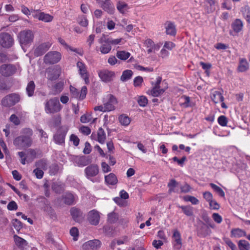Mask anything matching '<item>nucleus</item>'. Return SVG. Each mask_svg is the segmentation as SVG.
Instances as JSON below:
<instances>
[{"label": "nucleus", "instance_id": "nucleus-40", "mask_svg": "<svg viewBox=\"0 0 250 250\" xmlns=\"http://www.w3.org/2000/svg\"><path fill=\"white\" fill-rule=\"evenodd\" d=\"M118 214L114 212H111L108 214L107 221L109 223H115L118 220Z\"/></svg>", "mask_w": 250, "mask_h": 250}, {"label": "nucleus", "instance_id": "nucleus-58", "mask_svg": "<svg viewBox=\"0 0 250 250\" xmlns=\"http://www.w3.org/2000/svg\"><path fill=\"white\" fill-rule=\"evenodd\" d=\"M70 91L73 97L78 99L79 91L78 89L71 85L70 86Z\"/></svg>", "mask_w": 250, "mask_h": 250}, {"label": "nucleus", "instance_id": "nucleus-53", "mask_svg": "<svg viewBox=\"0 0 250 250\" xmlns=\"http://www.w3.org/2000/svg\"><path fill=\"white\" fill-rule=\"evenodd\" d=\"M200 65L205 70V72L208 76H209V70L211 67V64L209 63H204L202 62H200Z\"/></svg>", "mask_w": 250, "mask_h": 250}, {"label": "nucleus", "instance_id": "nucleus-9", "mask_svg": "<svg viewBox=\"0 0 250 250\" xmlns=\"http://www.w3.org/2000/svg\"><path fill=\"white\" fill-rule=\"evenodd\" d=\"M76 66L81 78L84 80L86 84H88L89 83V74L85 64L82 61H79L76 63Z\"/></svg>", "mask_w": 250, "mask_h": 250}, {"label": "nucleus", "instance_id": "nucleus-34", "mask_svg": "<svg viewBox=\"0 0 250 250\" xmlns=\"http://www.w3.org/2000/svg\"><path fill=\"white\" fill-rule=\"evenodd\" d=\"M133 75V72L131 70H126L123 71L121 77V81L126 82L131 79Z\"/></svg>", "mask_w": 250, "mask_h": 250}, {"label": "nucleus", "instance_id": "nucleus-30", "mask_svg": "<svg viewBox=\"0 0 250 250\" xmlns=\"http://www.w3.org/2000/svg\"><path fill=\"white\" fill-rule=\"evenodd\" d=\"M35 88V84L34 82L32 81L29 82L26 88V91L29 97L33 96Z\"/></svg>", "mask_w": 250, "mask_h": 250}, {"label": "nucleus", "instance_id": "nucleus-54", "mask_svg": "<svg viewBox=\"0 0 250 250\" xmlns=\"http://www.w3.org/2000/svg\"><path fill=\"white\" fill-rule=\"evenodd\" d=\"M12 224L14 228L17 230H19L22 228V224L21 222L17 219H13Z\"/></svg>", "mask_w": 250, "mask_h": 250}, {"label": "nucleus", "instance_id": "nucleus-3", "mask_svg": "<svg viewBox=\"0 0 250 250\" xmlns=\"http://www.w3.org/2000/svg\"><path fill=\"white\" fill-rule=\"evenodd\" d=\"M18 38L22 47L30 45L34 41V32L29 29L21 31L18 35Z\"/></svg>", "mask_w": 250, "mask_h": 250}, {"label": "nucleus", "instance_id": "nucleus-41", "mask_svg": "<svg viewBox=\"0 0 250 250\" xmlns=\"http://www.w3.org/2000/svg\"><path fill=\"white\" fill-rule=\"evenodd\" d=\"M54 139L56 144H62L64 143L65 135L63 134H57L54 136Z\"/></svg>", "mask_w": 250, "mask_h": 250}, {"label": "nucleus", "instance_id": "nucleus-49", "mask_svg": "<svg viewBox=\"0 0 250 250\" xmlns=\"http://www.w3.org/2000/svg\"><path fill=\"white\" fill-rule=\"evenodd\" d=\"M18 156L21 158V163L22 165H25L26 162H28L27 160L28 156H26V154L23 151L19 152L18 153Z\"/></svg>", "mask_w": 250, "mask_h": 250}, {"label": "nucleus", "instance_id": "nucleus-23", "mask_svg": "<svg viewBox=\"0 0 250 250\" xmlns=\"http://www.w3.org/2000/svg\"><path fill=\"white\" fill-rule=\"evenodd\" d=\"M76 162L80 167H84L88 165L91 162V159L89 157H77Z\"/></svg>", "mask_w": 250, "mask_h": 250}, {"label": "nucleus", "instance_id": "nucleus-21", "mask_svg": "<svg viewBox=\"0 0 250 250\" xmlns=\"http://www.w3.org/2000/svg\"><path fill=\"white\" fill-rule=\"evenodd\" d=\"M249 69V64L247 60L245 58H240L237 67V71L242 73L247 71Z\"/></svg>", "mask_w": 250, "mask_h": 250}, {"label": "nucleus", "instance_id": "nucleus-6", "mask_svg": "<svg viewBox=\"0 0 250 250\" xmlns=\"http://www.w3.org/2000/svg\"><path fill=\"white\" fill-rule=\"evenodd\" d=\"M62 59V54L58 51H49L43 58L45 64H53L58 62Z\"/></svg>", "mask_w": 250, "mask_h": 250}, {"label": "nucleus", "instance_id": "nucleus-18", "mask_svg": "<svg viewBox=\"0 0 250 250\" xmlns=\"http://www.w3.org/2000/svg\"><path fill=\"white\" fill-rule=\"evenodd\" d=\"M61 69L58 66L49 68L47 71L48 79L53 81L58 79L61 74Z\"/></svg>", "mask_w": 250, "mask_h": 250}, {"label": "nucleus", "instance_id": "nucleus-59", "mask_svg": "<svg viewBox=\"0 0 250 250\" xmlns=\"http://www.w3.org/2000/svg\"><path fill=\"white\" fill-rule=\"evenodd\" d=\"M191 188L190 186L187 183H185L180 187L181 192L183 193L188 192L190 190Z\"/></svg>", "mask_w": 250, "mask_h": 250}, {"label": "nucleus", "instance_id": "nucleus-26", "mask_svg": "<svg viewBox=\"0 0 250 250\" xmlns=\"http://www.w3.org/2000/svg\"><path fill=\"white\" fill-rule=\"evenodd\" d=\"M14 239L16 245L21 249H24L27 245V242L26 240L17 235L14 236Z\"/></svg>", "mask_w": 250, "mask_h": 250}, {"label": "nucleus", "instance_id": "nucleus-55", "mask_svg": "<svg viewBox=\"0 0 250 250\" xmlns=\"http://www.w3.org/2000/svg\"><path fill=\"white\" fill-rule=\"evenodd\" d=\"M33 173L38 179H42L43 176V172L42 170L39 168H36L33 170Z\"/></svg>", "mask_w": 250, "mask_h": 250}, {"label": "nucleus", "instance_id": "nucleus-13", "mask_svg": "<svg viewBox=\"0 0 250 250\" xmlns=\"http://www.w3.org/2000/svg\"><path fill=\"white\" fill-rule=\"evenodd\" d=\"M101 242L98 239L89 240L84 243L83 250H98L101 246Z\"/></svg>", "mask_w": 250, "mask_h": 250}, {"label": "nucleus", "instance_id": "nucleus-31", "mask_svg": "<svg viewBox=\"0 0 250 250\" xmlns=\"http://www.w3.org/2000/svg\"><path fill=\"white\" fill-rule=\"evenodd\" d=\"M64 185L61 182H54L52 185V188L56 193H60L63 189Z\"/></svg>", "mask_w": 250, "mask_h": 250}, {"label": "nucleus", "instance_id": "nucleus-57", "mask_svg": "<svg viewBox=\"0 0 250 250\" xmlns=\"http://www.w3.org/2000/svg\"><path fill=\"white\" fill-rule=\"evenodd\" d=\"M79 23L83 27H86L88 25V21L84 16H82L79 19Z\"/></svg>", "mask_w": 250, "mask_h": 250}, {"label": "nucleus", "instance_id": "nucleus-37", "mask_svg": "<svg viewBox=\"0 0 250 250\" xmlns=\"http://www.w3.org/2000/svg\"><path fill=\"white\" fill-rule=\"evenodd\" d=\"M241 12L247 21L250 23V7L247 5L245 6L242 8Z\"/></svg>", "mask_w": 250, "mask_h": 250}, {"label": "nucleus", "instance_id": "nucleus-47", "mask_svg": "<svg viewBox=\"0 0 250 250\" xmlns=\"http://www.w3.org/2000/svg\"><path fill=\"white\" fill-rule=\"evenodd\" d=\"M92 119L91 114H85L81 116V122L83 123H87L90 122Z\"/></svg>", "mask_w": 250, "mask_h": 250}, {"label": "nucleus", "instance_id": "nucleus-43", "mask_svg": "<svg viewBox=\"0 0 250 250\" xmlns=\"http://www.w3.org/2000/svg\"><path fill=\"white\" fill-rule=\"evenodd\" d=\"M178 186V183L174 179H171L168 183L167 186L169 188L168 191L169 193L176 192L175 188Z\"/></svg>", "mask_w": 250, "mask_h": 250}, {"label": "nucleus", "instance_id": "nucleus-5", "mask_svg": "<svg viewBox=\"0 0 250 250\" xmlns=\"http://www.w3.org/2000/svg\"><path fill=\"white\" fill-rule=\"evenodd\" d=\"M14 40L12 35L7 32L0 33V45L3 48H9L13 46Z\"/></svg>", "mask_w": 250, "mask_h": 250}, {"label": "nucleus", "instance_id": "nucleus-11", "mask_svg": "<svg viewBox=\"0 0 250 250\" xmlns=\"http://www.w3.org/2000/svg\"><path fill=\"white\" fill-rule=\"evenodd\" d=\"M97 3L104 10L109 14H113L115 11L113 4L110 0H96Z\"/></svg>", "mask_w": 250, "mask_h": 250}, {"label": "nucleus", "instance_id": "nucleus-16", "mask_svg": "<svg viewBox=\"0 0 250 250\" xmlns=\"http://www.w3.org/2000/svg\"><path fill=\"white\" fill-rule=\"evenodd\" d=\"M99 42L101 45L99 48L96 47V50L97 51H100L103 54H106L110 52L112 47L109 42H107V38H102L99 40Z\"/></svg>", "mask_w": 250, "mask_h": 250}, {"label": "nucleus", "instance_id": "nucleus-12", "mask_svg": "<svg viewBox=\"0 0 250 250\" xmlns=\"http://www.w3.org/2000/svg\"><path fill=\"white\" fill-rule=\"evenodd\" d=\"M161 77H158L157 78V81L155 85L150 90H148L147 92L148 94H149L153 97H158L164 93L165 91V89L160 88V84L161 82Z\"/></svg>", "mask_w": 250, "mask_h": 250}, {"label": "nucleus", "instance_id": "nucleus-35", "mask_svg": "<svg viewBox=\"0 0 250 250\" xmlns=\"http://www.w3.org/2000/svg\"><path fill=\"white\" fill-rule=\"evenodd\" d=\"M97 135L98 141L101 144L104 143L106 139V135L105 132L102 128H99L98 131Z\"/></svg>", "mask_w": 250, "mask_h": 250}, {"label": "nucleus", "instance_id": "nucleus-64", "mask_svg": "<svg viewBox=\"0 0 250 250\" xmlns=\"http://www.w3.org/2000/svg\"><path fill=\"white\" fill-rule=\"evenodd\" d=\"M175 46V44L171 42H166L164 45V48L168 50H172Z\"/></svg>", "mask_w": 250, "mask_h": 250}, {"label": "nucleus", "instance_id": "nucleus-39", "mask_svg": "<svg viewBox=\"0 0 250 250\" xmlns=\"http://www.w3.org/2000/svg\"><path fill=\"white\" fill-rule=\"evenodd\" d=\"M172 238L174 239V241L175 242L176 244L181 246V245H182L181 234L178 230H174L172 235Z\"/></svg>", "mask_w": 250, "mask_h": 250}, {"label": "nucleus", "instance_id": "nucleus-7", "mask_svg": "<svg viewBox=\"0 0 250 250\" xmlns=\"http://www.w3.org/2000/svg\"><path fill=\"white\" fill-rule=\"evenodd\" d=\"M98 76L102 82L108 83L114 80L115 78V73L113 71L103 69L98 71Z\"/></svg>", "mask_w": 250, "mask_h": 250}, {"label": "nucleus", "instance_id": "nucleus-60", "mask_svg": "<svg viewBox=\"0 0 250 250\" xmlns=\"http://www.w3.org/2000/svg\"><path fill=\"white\" fill-rule=\"evenodd\" d=\"M143 82V78L141 76H138L134 79V85L136 86H140Z\"/></svg>", "mask_w": 250, "mask_h": 250}, {"label": "nucleus", "instance_id": "nucleus-17", "mask_svg": "<svg viewBox=\"0 0 250 250\" xmlns=\"http://www.w3.org/2000/svg\"><path fill=\"white\" fill-rule=\"evenodd\" d=\"M99 167L95 164L90 165L84 169L86 177L90 180H91V178L96 176L99 173Z\"/></svg>", "mask_w": 250, "mask_h": 250}, {"label": "nucleus", "instance_id": "nucleus-14", "mask_svg": "<svg viewBox=\"0 0 250 250\" xmlns=\"http://www.w3.org/2000/svg\"><path fill=\"white\" fill-rule=\"evenodd\" d=\"M117 103V101L116 98L111 94L108 95L104 101V104L107 112L114 110L115 105Z\"/></svg>", "mask_w": 250, "mask_h": 250}, {"label": "nucleus", "instance_id": "nucleus-42", "mask_svg": "<svg viewBox=\"0 0 250 250\" xmlns=\"http://www.w3.org/2000/svg\"><path fill=\"white\" fill-rule=\"evenodd\" d=\"M117 8L121 13L123 14L125 12L128 7L126 3L120 1L117 3Z\"/></svg>", "mask_w": 250, "mask_h": 250}, {"label": "nucleus", "instance_id": "nucleus-33", "mask_svg": "<svg viewBox=\"0 0 250 250\" xmlns=\"http://www.w3.org/2000/svg\"><path fill=\"white\" fill-rule=\"evenodd\" d=\"M231 235L233 237L239 238L245 236L246 235V232L243 229H232Z\"/></svg>", "mask_w": 250, "mask_h": 250}, {"label": "nucleus", "instance_id": "nucleus-56", "mask_svg": "<svg viewBox=\"0 0 250 250\" xmlns=\"http://www.w3.org/2000/svg\"><path fill=\"white\" fill-rule=\"evenodd\" d=\"M70 141L73 142V145L77 146L79 145L80 142V139L77 136L72 134L70 137Z\"/></svg>", "mask_w": 250, "mask_h": 250}, {"label": "nucleus", "instance_id": "nucleus-4", "mask_svg": "<svg viewBox=\"0 0 250 250\" xmlns=\"http://www.w3.org/2000/svg\"><path fill=\"white\" fill-rule=\"evenodd\" d=\"M21 100V97L19 94L12 93L5 96L1 100V104L5 107H11L19 103Z\"/></svg>", "mask_w": 250, "mask_h": 250}, {"label": "nucleus", "instance_id": "nucleus-27", "mask_svg": "<svg viewBox=\"0 0 250 250\" xmlns=\"http://www.w3.org/2000/svg\"><path fill=\"white\" fill-rule=\"evenodd\" d=\"M63 198L65 204L70 205L74 203L75 200V196L71 193L67 192L64 195Z\"/></svg>", "mask_w": 250, "mask_h": 250}, {"label": "nucleus", "instance_id": "nucleus-61", "mask_svg": "<svg viewBox=\"0 0 250 250\" xmlns=\"http://www.w3.org/2000/svg\"><path fill=\"white\" fill-rule=\"evenodd\" d=\"M38 131L40 133L41 140L42 141L46 142L48 138L47 133L44 132L42 129H39Z\"/></svg>", "mask_w": 250, "mask_h": 250}, {"label": "nucleus", "instance_id": "nucleus-22", "mask_svg": "<svg viewBox=\"0 0 250 250\" xmlns=\"http://www.w3.org/2000/svg\"><path fill=\"white\" fill-rule=\"evenodd\" d=\"M231 28L235 33L240 32L243 28V21L240 19H235L231 23Z\"/></svg>", "mask_w": 250, "mask_h": 250}, {"label": "nucleus", "instance_id": "nucleus-24", "mask_svg": "<svg viewBox=\"0 0 250 250\" xmlns=\"http://www.w3.org/2000/svg\"><path fill=\"white\" fill-rule=\"evenodd\" d=\"M105 183L108 185H115L118 183L116 176L112 173L104 176Z\"/></svg>", "mask_w": 250, "mask_h": 250}, {"label": "nucleus", "instance_id": "nucleus-20", "mask_svg": "<svg viewBox=\"0 0 250 250\" xmlns=\"http://www.w3.org/2000/svg\"><path fill=\"white\" fill-rule=\"evenodd\" d=\"M70 213L73 220L76 222H80L83 218L82 211L77 208H72Z\"/></svg>", "mask_w": 250, "mask_h": 250}, {"label": "nucleus", "instance_id": "nucleus-45", "mask_svg": "<svg viewBox=\"0 0 250 250\" xmlns=\"http://www.w3.org/2000/svg\"><path fill=\"white\" fill-rule=\"evenodd\" d=\"M137 102L140 106L145 107L147 104L148 100L145 96H140L138 97Z\"/></svg>", "mask_w": 250, "mask_h": 250}, {"label": "nucleus", "instance_id": "nucleus-10", "mask_svg": "<svg viewBox=\"0 0 250 250\" xmlns=\"http://www.w3.org/2000/svg\"><path fill=\"white\" fill-rule=\"evenodd\" d=\"M16 71L15 66L11 64H4L0 66V73L5 77L13 75Z\"/></svg>", "mask_w": 250, "mask_h": 250}, {"label": "nucleus", "instance_id": "nucleus-48", "mask_svg": "<svg viewBox=\"0 0 250 250\" xmlns=\"http://www.w3.org/2000/svg\"><path fill=\"white\" fill-rule=\"evenodd\" d=\"M210 98L212 101L215 104L219 101V92L217 91H212L210 94Z\"/></svg>", "mask_w": 250, "mask_h": 250}, {"label": "nucleus", "instance_id": "nucleus-2", "mask_svg": "<svg viewBox=\"0 0 250 250\" xmlns=\"http://www.w3.org/2000/svg\"><path fill=\"white\" fill-rule=\"evenodd\" d=\"M62 106L57 97L46 100L44 104V110L47 114H54L60 112Z\"/></svg>", "mask_w": 250, "mask_h": 250}, {"label": "nucleus", "instance_id": "nucleus-19", "mask_svg": "<svg viewBox=\"0 0 250 250\" xmlns=\"http://www.w3.org/2000/svg\"><path fill=\"white\" fill-rule=\"evenodd\" d=\"M100 216L98 211L92 210L88 214V220L93 225H97L99 224Z\"/></svg>", "mask_w": 250, "mask_h": 250}, {"label": "nucleus", "instance_id": "nucleus-50", "mask_svg": "<svg viewBox=\"0 0 250 250\" xmlns=\"http://www.w3.org/2000/svg\"><path fill=\"white\" fill-rule=\"evenodd\" d=\"M87 89L85 86H83L82 87L80 92H79V96L78 99L79 100L84 99L87 94Z\"/></svg>", "mask_w": 250, "mask_h": 250}, {"label": "nucleus", "instance_id": "nucleus-51", "mask_svg": "<svg viewBox=\"0 0 250 250\" xmlns=\"http://www.w3.org/2000/svg\"><path fill=\"white\" fill-rule=\"evenodd\" d=\"M70 233L71 235L73 237V240L74 241H77L78 240L79 236V231L76 228H72L70 230Z\"/></svg>", "mask_w": 250, "mask_h": 250}, {"label": "nucleus", "instance_id": "nucleus-36", "mask_svg": "<svg viewBox=\"0 0 250 250\" xmlns=\"http://www.w3.org/2000/svg\"><path fill=\"white\" fill-rule=\"evenodd\" d=\"M238 246L240 250H250V244L247 241L241 240L238 242Z\"/></svg>", "mask_w": 250, "mask_h": 250}, {"label": "nucleus", "instance_id": "nucleus-29", "mask_svg": "<svg viewBox=\"0 0 250 250\" xmlns=\"http://www.w3.org/2000/svg\"><path fill=\"white\" fill-rule=\"evenodd\" d=\"M166 30V33L168 35L174 36L176 34V31L175 26L173 23L171 22H168L167 23Z\"/></svg>", "mask_w": 250, "mask_h": 250}, {"label": "nucleus", "instance_id": "nucleus-46", "mask_svg": "<svg viewBox=\"0 0 250 250\" xmlns=\"http://www.w3.org/2000/svg\"><path fill=\"white\" fill-rule=\"evenodd\" d=\"M36 167L43 170L47 169V162L45 160H41L36 163Z\"/></svg>", "mask_w": 250, "mask_h": 250}, {"label": "nucleus", "instance_id": "nucleus-32", "mask_svg": "<svg viewBox=\"0 0 250 250\" xmlns=\"http://www.w3.org/2000/svg\"><path fill=\"white\" fill-rule=\"evenodd\" d=\"M178 207L182 209V211L187 216H191L193 214V208L190 206H179Z\"/></svg>", "mask_w": 250, "mask_h": 250}, {"label": "nucleus", "instance_id": "nucleus-25", "mask_svg": "<svg viewBox=\"0 0 250 250\" xmlns=\"http://www.w3.org/2000/svg\"><path fill=\"white\" fill-rule=\"evenodd\" d=\"M64 83L59 82L54 84L52 87V94L56 95L60 93L63 89Z\"/></svg>", "mask_w": 250, "mask_h": 250}, {"label": "nucleus", "instance_id": "nucleus-38", "mask_svg": "<svg viewBox=\"0 0 250 250\" xmlns=\"http://www.w3.org/2000/svg\"><path fill=\"white\" fill-rule=\"evenodd\" d=\"M119 120L121 124L124 126H127L130 123V118L125 115H121L119 117Z\"/></svg>", "mask_w": 250, "mask_h": 250}, {"label": "nucleus", "instance_id": "nucleus-8", "mask_svg": "<svg viewBox=\"0 0 250 250\" xmlns=\"http://www.w3.org/2000/svg\"><path fill=\"white\" fill-rule=\"evenodd\" d=\"M32 17L38 19L39 21H44L45 22H49L52 21L53 17L49 14L41 12L39 10H31Z\"/></svg>", "mask_w": 250, "mask_h": 250}, {"label": "nucleus", "instance_id": "nucleus-63", "mask_svg": "<svg viewBox=\"0 0 250 250\" xmlns=\"http://www.w3.org/2000/svg\"><path fill=\"white\" fill-rule=\"evenodd\" d=\"M102 171L104 173H107L111 170V168L105 162H102L101 164Z\"/></svg>", "mask_w": 250, "mask_h": 250}, {"label": "nucleus", "instance_id": "nucleus-44", "mask_svg": "<svg viewBox=\"0 0 250 250\" xmlns=\"http://www.w3.org/2000/svg\"><path fill=\"white\" fill-rule=\"evenodd\" d=\"M184 200L186 202H190L193 205H197L199 203V200L194 196L187 195L184 197Z\"/></svg>", "mask_w": 250, "mask_h": 250}, {"label": "nucleus", "instance_id": "nucleus-1", "mask_svg": "<svg viewBox=\"0 0 250 250\" xmlns=\"http://www.w3.org/2000/svg\"><path fill=\"white\" fill-rule=\"evenodd\" d=\"M22 135L16 137L13 144L18 149L29 147L33 143L32 136L33 131L29 128H26L22 130Z\"/></svg>", "mask_w": 250, "mask_h": 250}, {"label": "nucleus", "instance_id": "nucleus-62", "mask_svg": "<svg viewBox=\"0 0 250 250\" xmlns=\"http://www.w3.org/2000/svg\"><path fill=\"white\" fill-rule=\"evenodd\" d=\"M18 206L15 201H11L7 205V209L9 210H16Z\"/></svg>", "mask_w": 250, "mask_h": 250}, {"label": "nucleus", "instance_id": "nucleus-28", "mask_svg": "<svg viewBox=\"0 0 250 250\" xmlns=\"http://www.w3.org/2000/svg\"><path fill=\"white\" fill-rule=\"evenodd\" d=\"M131 54L129 52L122 50L117 51L116 53L117 57L122 61H125L130 56Z\"/></svg>", "mask_w": 250, "mask_h": 250}, {"label": "nucleus", "instance_id": "nucleus-52", "mask_svg": "<svg viewBox=\"0 0 250 250\" xmlns=\"http://www.w3.org/2000/svg\"><path fill=\"white\" fill-rule=\"evenodd\" d=\"M208 227L205 224H203L201 228L198 229V234L201 236H205L207 234Z\"/></svg>", "mask_w": 250, "mask_h": 250}, {"label": "nucleus", "instance_id": "nucleus-15", "mask_svg": "<svg viewBox=\"0 0 250 250\" xmlns=\"http://www.w3.org/2000/svg\"><path fill=\"white\" fill-rule=\"evenodd\" d=\"M51 44L49 42H43L39 44L34 50V56L39 57L42 55L49 50Z\"/></svg>", "mask_w": 250, "mask_h": 250}]
</instances>
